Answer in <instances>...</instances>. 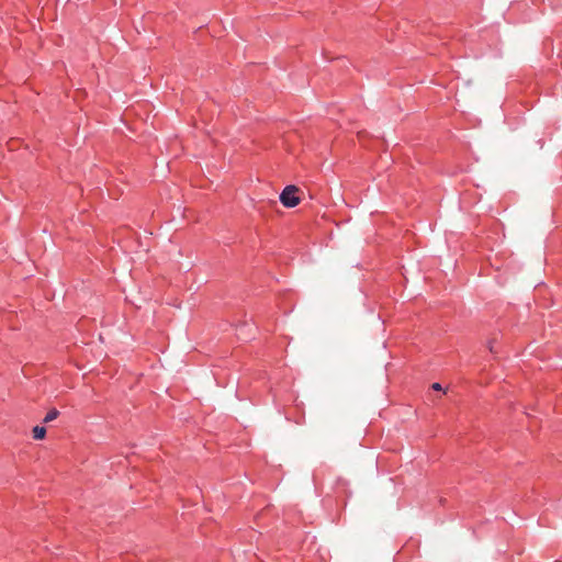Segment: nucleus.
<instances>
[{
  "label": "nucleus",
  "mask_w": 562,
  "mask_h": 562,
  "mask_svg": "<svg viewBox=\"0 0 562 562\" xmlns=\"http://www.w3.org/2000/svg\"><path fill=\"white\" fill-rule=\"evenodd\" d=\"M32 432H33V438L35 440H42L46 436V428L43 426H35L33 428Z\"/></svg>",
  "instance_id": "obj_2"
},
{
  "label": "nucleus",
  "mask_w": 562,
  "mask_h": 562,
  "mask_svg": "<svg viewBox=\"0 0 562 562\" xmlns=\"http://www.w3.org/2000/svg\"><path fill=\"white\" fill-rule=\"evenodd\" d=\"M488 349H490L491 352H494L493 341H488Z\"/></svg>",
  "instance_id": "obj_5"
},
{
  "label": "nucleus",
  "mask_w": 562,
  "mask_h": 562,
  "mask_svg": "<svg viewBox=\"0 0 562 562\" xmlns=\"http://www.w3.org/2000/svg\"><path fill=\"white\" fill-rule=\"evenodd\" d=\"M431 389L435 390V391H441L442 387H441V384L438 383V382H435L432 385H431Z\"/></svg>",
  "instance_id": "obj_4"
},
{
  "label": "nucleus",
  "mask_w": 562,
  "mask_h": 562,
  "mask_svg": "<svg viewBox=\"0 0 562 562\" xmlns=\"http://www.w3.org/2000/svg\"><path fill=\"white\" fill-rule=\"evenodd\" d=\"M59 416V412L56 408H52L47 412L46 416L44 417V423H50L55 420Z\"/></svg>",
  "instance_id": "obj_3"
},
{
  "label": "nucleus",
  "mask_w": 562,
  "mask_h": 562,
  "mask_svg": "<svg viewBox=\"0 0 562 562\" xmlns=\"http://www.w3.org/2000/svg\"><path fill=\"white\" fill-rule=\"evenodd\" d=\"M300 189L294 184L286 186L280 194V202L283 206L292 209L299 205L301 202V199L297 195Z\"/></svg>",
  "instance_id": "obj_1"
}]
</instances>
